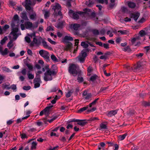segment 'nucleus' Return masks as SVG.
<instances>
[{
    "label": "nucleus",
    "mask_w": 150,
    "mask_h": 150,
    "mask_svg": "<svg viewBox=\"0 0 150 150\" xmlns=\"http://www.w3.org/2000/svg\"><path fill=\"white\" fill-rule=\"evenodd\" d=\"M76 120L77 121H76V122H77V124L82 127L86 125L87 123L86 122L85 120H84L76 119Z\"/></svg>",
    "instance_id": "nucleus-14"
},
{
    "label": "nucleus",
    "mask_w": 150,
    "mask_h": 150,
    "mask_svg": "<svg viewBox=\"0 0 150 150\" xmlns=\"http://www.w3.org/2000/svg\"><path fill=\"white\" fill-rule=\"evenodd\" d=\"M9 28L8 25L6 24L3 28V31H6V30Z\"/></svg>",
    "instance_id": "nucleus-50"
},
{
    "label": "nucleus",
    "mask_w": 150,
    "mask_h": 150,
    "mask_svg": "<svg viewBox=\"0 0 150 150\" xmlns=\"http://www.w3.org/2000/svg\"><path fill=\"white\" fill-rule=\"evenodd\" d=\"M58 89V87L57 86H55L53 87L50 90V92H56Z\"/></svg>",
    "instance_id": "nucleus-41"
},
{
    "label": "nucleus",
    "mask_w": 150,
    "mask_h": 150,
    "mask_svg": "<svg viewBox=\"0 0 150 150\" xmlns=\"http://www.w3.org/2000/svg\"><path fill=\"white\" fill-rule=\"evenodd\" d=\"M94 3L93 0H89L87 2H86V4L89 7L91 6Z\"/></svg>",
    "instance_id": "nucleus-30"
},
{
    "label": "nucleus",
    "mask_w": 150,
    "mask_h": 150,
    "mask_svg": "<svg viewBox=\"0 0 150 150\" xmlns=\"http://www.w3.org/2000/svg\"><path fill=\"white\" fill-rule=\"evenodd\" d=\"M128 6L130 8H134L136 6V4L134 2H129L128 3Z\"/></svg>",
    "instance_id": "nucleus-24"
},
{
    "label": "nucleus",
    "mask_w": 150,
    "mask_h": 150,
    "mask_svg": "<svg viewBox=\"0 0 150 150\" xmlns=\"http://www.w3.org/2000/svg\"><path fill=\"white\" fill-rule=\"evenodd\" d=\"M57 72L58 70L56 67L52 70H47L44 73V80L46 81L52 80L53 79L52 76L56 75Z\"/></svg>",
    "instance_id": "nucleus-1"
},
{
    "label": "nucleus",
    "mask_w": 150,
    "mask_h": 150,
    "mask_svg": "<svg viewBox=\"0 0 150 150\" xmlns=\"http://www.w3.org/2000/svg\"><path fill=\"white\" fill-rule=\"evenodd\" d=\"M144 50L146 54L149 52H150V46H147L144 47Z\"/></svg>",
    "instance_id": "nucleus-38"
},
{
    "label": "nucleus",
    "mask_w": 150,
    "mask_h": 150,
    "mask_svg": "<svg viewBox=\"0 0 150 150\" xmlns=\"http://www.w3.org/2000/svg\"><path fill=\"white\" fill-rule=\"evenodd\" d=\"M31 87L30 86H24L23 87L24 90L28 91L30 89Z\"/></svg>",
    "instance_id": "nucleus-52"
},
{
    "label": "nucleus",
    "mask_w": 150,
    "mask_h": 150,
    "mask_svg": "<svg viewBox=\"0 0 150 150\" xmlns=\"http://www.w3.org/2000/svg\"><path fill=\"white\" fill-rule=\"evenodd\" d=\"M78 74V77L77 78L78 82L79 83H82L83 81V79L81 76V71H79Z\"/></svg>",
    "instance_id": "nucleus-15"
},
{
    "label": "nucleus",
    "mask_w": 150,
    "mask_h": 150,
    "mask_svg": "<svg viewBox=\"0 0 150 150\" xmlns=\"http://www.w3.org/2000/svg\"><path fill=\"white\" fill-rule=\"evenodd\" d=\"M93 70L92 67L89 66L87 68V71L88 73H91Z\"/></svg>",
    "instance_id": "nucleus-55"
},
{
    "label": "nucleus",
    "mask_w": 150,
    "mask_h": 150,
    "mask_svg": "<svg viewBox=\"0 0 150 150\" xmlns=\"http://www.w3.org/2000/svg\"><path fill=\"white\" fill-rule=\"evenodd\" d=\"M127 135V133H125L123 135H119L118 136L119 139L121 141L124 140L125 138Z\"/></svg>",
    "instance_id": "nucleus-28"
},
{
    "label": "nucleus",
    "mask_w": 150,
    "mask_h": 150,
    "mask_svg": "<svg viewBox=\"0 0 150 150\" xmlns=\"http://www.w3.org/2000/svg\"><path fill=\"white\" fill-rule=\"evenodd\" d=\"M44 17L45 19H47L50 16V13L49 11H46L44 13Z\"/></svg>",
    "instance_id": "nucleus-34"
},
{
    "label": "nucleus",
    "mask_w": 150,
    "mask_h": 150,
    "mask_svg": "<svg viewBox=\"0 0 150 150\" xmlns=\"http://www.w3.org/2000/svg\"><path fill=\"white\" fill-rule=\"evenodd\" d=\"M31 2L30 0H26L25 5H31Z\"/></svg>",
    "instance_id": "nucleus-64"
},
{
    "label": "nucleus",
    "mask_w": 150,
    "mask_h": 150,
    "mask_svg": "<svg viewBox=\"0 0 150 150\" xmlns=\"http://www.w3.org/2000/svg\"><path fill=\"white\" fill-rule=\"evenodd\" d=\"M100 127L101 129H107V127L106 125L103 123H101L100 125Z\"/></svg>",
    "instance_id": "nucleus-39"
},
{
    "label": "nucleus",
    "mask_w": 150,
    "mask_h": 150,
    "mask_svg": "<svg viewBox=\"0 0 150 150\" xmlns=\"http://www.w3.org/2000/svg\"><path fill=\"white\" fill-rule=\"evenodd\" d=\"M73 92V91L72 90H71L69 91L66 95V97L67 98L70 97Z\"/></svg>",
    "instance_id": "nucleus-40"
},
{
    "label": "nucleus",
    "mask_w": 150,
    "mask_h": 150,
    "mask_svg": "<svg viewBox=\"0 0 150 150\" xmlns=\"http://www.w3.org/2000/svg\"><path fill=\"white\" fill-rule=\"evenodd\" d=\"M88 107V106L87 105L86 106L83 107L79 109L78 111V112L80 113L83 111L86 110Z\"/></svg>",
    "instance_id": "nucleus-26"
},
{
    "label": "nucleus",
    "mask_w": 150,
    "mask_h": 150,
    "mask_svg": "<svg viewBox=\"0 0 150 150\" xmlns=\"http://www.w3.org/2000/svg\"><path fill=\"white\" fill-rule=\"evenodd\" d=\"M52 107V105L47 106L43 110L44 112V114L46 115L47 117L49 116L50 114V110Z\"/></svg>",
    "instance_id": "nucleus-13"
},
{
    "label": "nucleus",
    "mask_w": 150,
    "mask_h": 150,
    "mask_svg": "<svg viewBox=\"0 0 150 150\" xmlns=\"http://www.w3.org/2000/svg\"><path fill=\"white\" fill-rule=\"evenodd\" d=\"M21 16L22 18L25 21H28L29 20V19L28 18L26 13L25 12L22 13L21 14Z\"/></svg>",
    "instance_id": "nucleus-21"
},
{
    "label": "nucleus",
    "mask_w": 150,
    "mask_h": 150,
    "mask_svg": "<svg viewBox=\"0 0 150 150\" xmlns=\"http://www.w3.org/2000/svg\"><path fill=\"white\" fill-rule=\"evenodd\" d=\"M122 50L125 52H126L127 51H130L131 49L129 46H127L123 48Z\"/></svg>",
    "instance_id": "nucleus-49"
},
{
    "label": "nucleus",
    "mask_w": 150,
    "mask_h": 150,
    "mask_svg": "<svg viewBox=\"0 0 150 150\" xmlns=\"http://www.w3.org/2000/svg\"><path fill=\"white\" fill-rule=\"evenodd\" d=\"M51 58L52 60L54 62H58V60L54 54H52L51 55Z\"/></svg>",
    "instance_id": "nucleus-32"
},
{
    "label": "nucleus",
    "mask_w": 150,
    "mask_h": 150,
    "mask_svg": "<svg viewBox=\"0 0 150 150\" xmlns=\"http://www.w3.org/2000/svg\"><path fill=\"white\" fill-rule=\"evenodd\" d=\"M52 9L54 11L55 14H57V16H62V14L61 12V7L59 3H55V5L53 7Z\"/></svg>",
    "instance_id": "nucleus-3"
},
{
    "label": "nucleus",
    "mask_w": 150,
    "mask_h": 150,
    "mask_svg": "<svg viewBox=\"0 0 150 150\" xmlns=\"http://www.w3.org/2000/svg\"><path fill=\"white\" fill-rule=\"evenodd\" d=\"M92 96V94L90 93H88L87 95L84 97L86 100H88L91 98Z\"/></svg>",
    "instance_id": "nucleus-42"
},
{
    "label": "nucleus",
    "mask_w": 150,
    "mask_h": 150,
    "mask_svg": "<svg viewBox=\"0 0 150 150\" xmlns=\"http://www.w3.org/2000/svg\"><path fill=\"white\" fill-rule=\"evenodd\" d=\"M79 68V67L75 64H70L68 68V72L70 74H72L74 76H75L78 74V70Z\"/></svg>",
    "instance_id": "nucleus-2"
},
{
    "label": "nucleus",
    "mask_w": 150,
    "mask_h": 150,
    "mask_svg": "<svg viewBox=\"0 0 150 150\" xmlns=\"http://www.w3.org/2000/svg\"><path fill=\"white\" fill-rule=\"evenodd\" d=\"M141 68V62L140 61L137 62V64L133 66V68L134 71H137L140 70Z\"/></svg>",
    "instance_id": "nucleus-11"
},
{
    "label": "nucleus",
    "mask_w": 150,
    "mask_h": 150,
    "mask_svg": "<svg viewBox=\"0 0 150 150\" xmlns=\"http://www.w3.org/2000/svg\"><path fill=\"white\" fill-rule=\"evenodd\" d=\"M117 111V110L110 111L108 112L107 115L108 117H111L116 114Z\"/></svg>",
    "instance_id": "nucleus-17"
},
{
    "label": "nucleus",
    "mask_w": 150,
    "mask_h": 150,
    "mask_svg": "<svg viewBox=\"0 0 150 150\" xmlns=\"http://www.w3.org/2000/svg\"><path fill=\"white\" fill-rule=\"evenodd\" d=\"M81 25L77 23L71 24L70 25V28L71 29L77 30L80 27Z\"/></svg>",
    "instance_id": "nucleus-10"
},
{
    "label": "nucleus",
    "mask_w": 150,
    "mask_h": 150,
    "mask_svg": "<svg viewBox=\"0 0 150 150\" xmlns=\"http://www.w3.org/2000/svg\"><path fill=\"white\" fill-rule=\"evenodd\" d=\"M26 66L28 67L29 70L30 71H32L33 70V66L30 64L27 63L26 64Z\"/></svg>",
    "instance_id": "nucleus-43"
},
{
    "label": "nucleus",
    "mask_w": 150,
    "mask_h": 150,
    "mask_svg": "<svg viewBox=\"0 0 150 150\" xmlns=\"http://www.w3.org/2000/svg\"><path fill=\"white\" fill-rule=\"evenodd\" d=\"M39 54L42 57L46 59L47 61H50V54L48 52L42 50L39 51Z\"/></svg>",
    "instance_id": "nucleus-5"
},
{
    "label": "nucleus",
    "mask_w": 150,
    "mask_h": 150,
    "mask_svg": "<svg viewBox=\"0 0 150 150\" xmlns=\"http://www.w3.org/2000/svg\"><path fill=\"white\" fill-rule=\"evenodd\" d=\"M24 25L27 29L32 28L33 26L32 23L30 21L25 22L24 23Z\"/></svg>",
    "instance_id": "nucleus-19"
},
{
    "label": "nucleus",
    "mask_w": 150,
    "mask_h": 150,
    "mask_svg": "<svg viewBox=\"0 0 150 150\" xmlns=\"http://www.w3.org/2000/svg\"><path fill=\"white\" fill-rule=\"evenodd\" d=\"M18 19L19 17L17 14L15 15L13 17V19L14 21H17L18 20Z\"/></svg>",
    "instance_id": "nucleus-63"
},
{
    "label": "nucleus",
    "mask_w": 150,
    "mask_h": 150,
    "mask_svg": "<svg viewBox=\"0 0 150 150\" xmlns=\"http://www.w3.org/2000/svg\"><path fill=\"white\" fill-rule=\"evenodd\" d=\"M63 41L65 43L70 42H69V41H73V39L71 37L68 36L67 35L65 36L63 38Z\"/></svg>",
    "instance_id": "nucleus-16"
},
{
    "label": "nucleus",
    "mask_w": 150,
    "mask_h": 150,
    "mask_svg": "<svg viewBox=\"0 0 150 150\" xmlns=\"http://www.w3.org/2000/svg\"><path fill=\"white\" fill-rule=\"evenodd\" d=\"M139 13H132L131 15V17L133 18L134 20L135 21H137L139 17Z\"/></svg>",
    "instance_id": "nucleus-22"
},
{
    "label": "nucleus",
    "mask_w": 150,
    "mask_h": 150,
    "mask_svg": "<svg viewBox=\"0 0 150 150\" xmlns=\"http://www.w3.org/2000/svg\"><path fill=\"white\" fill-rule=\"evenodd\" d=\"M40 76V75L36 74V77L33 80L34 83L36 82L41 83Z\"/></svg>",
    "instance_id": "nucleus-20"
},
{
    "label": "nucleus",
    "mask_w": 150,
    "mask_h": 150,
    "mask_svg": "<svg viewBox=\"0 0 150 150\" xmlns=\"http://www.w3.org/2000/svg\"><path fill=\"white\" fill-rule=\"evenodd\" d=\"M12 31L10 33L9 35H11L12 33H16L18 30V29L17 27L13 28L12 30Z\"/></svg>",
    "instance_id": "nucleus-37"
},
{
    "label": "nucleus",
    "mask_w": 150,
    "mask_h": 150,
    "mask_svg": "<svg viewBox=\"0 0 150 150\" xmlns=\"http://www.w3.org/2000/svg\"><path fill=\"white\" fill-rule=\"evenodd\" d=\"M96 120H98V117H91L88 120V121H92Z\"/></svg>",
    "instance_id": "nucleus-60"
},
{
    "label": "nucleus",
    "mask_w": 150,
    "mask_h": 150,
    "mask_svg": "<svg viewBox=\"0 0 150 150\" xmlns=\"http://www.w3.org/2000/svg\"><path fill=\"white\" fill-rule=\"evenodd\" d=\"M40 42L35 37H34L33 38V41H32L30 43V46L31 47H33L34 45V44L38 45H40Z\"/></svg>",
    "instance_id": "nucleus-12"
},
{
    "label": "nucleus",
    "mask_w": 150,
    "mask_h": 150,
    "mask_svg": "<svg viewBox=\"0 0 150 150\" xmlns=\"http://www.w3.org/2000/svg\"><path fill=\"white\" fill-rule=\"evenodd\" d=\"M11 35L13 36V39L14 40H16L18 36V34L16 33H12Z\"/></svg>",
    "instance_id": "nucleus-57"
},
{
    "label": "nucleus",
    "mask_w": 150,
    "mask_h": 150,
    "mask_svg": "<svg viewBox=\"0 0 150 150\" xmlns=\"http://www.w3.org/2000/svg\"><path fill=\"white\" fill-rule=\"evenodd\" d=\"M91 32L95 35H99L100 33L99 31L97 29H93L92 30Z\"/></svg>",
    "instance_id": "nucleus-27"
},
{
    "label": "nucleus",
    "mask_w": 150,
    "mask_h": 150,
    "mask_svg": "<svg viewBox=\"0 0 150 150\" xmlns=\"http://www.w3.org/2000/svg\"><path fill=\"white\" fill-rule=\"evenodd\" d=\"M87 56V53L81 52L77 58L80 62L81 63H83L85 62L86 57Z\"/></svg>",
    "instance_id": "nucleus-6"
},
{
    "label": "nucleus",
    "mask_w": 150,
    "mask_h": 150,
    "mask_svg": "<svg viewBox=\"0 0 150 150\" xmlns=\"http://www.w3.org/2000/svg\"><path fill=\"white\" fill-rule=\"evenodd\" d=\"M98 76L97 75L95 74L93 75L92 76L90 79V81H91L92 82H93L96 80L97 79Z\"/></svg>",
    "instance_id": "nucleus-25"
},
{
    "label": "nucleus",
    "mask_w": 150,
    "mask_h": 150,
    "mask_svg": "<svg viewBox=\"0 0 150 150\" xmlns=\"http://www.w3.org/2000/svg\"><path fill=\"white\" fill-rule=\"evenodd\" d=\"M25 39L26 42L28 43H29L31 42L30 38L28 36H26L25 37Z\"/></svg>",
    "instance_id": "nucleus-61"
},
{
    "label": "nucleus",
    "mask_w": 150,
    "mask_h": 150,
    "mask_svg": "<svg viewBox=\"0 0 150 150\" xmlns=\"http://www.w3.org/2000/svg\"><path fill=\"white\" fill-rule=\"evenodd\" d=\"M96 1L98 3L101 4H103L105 2L107 4L108 3V0H96Z\"/></svg>",
    "instance_id": "nucleus-33"
},
{
    "label": "nucleus",
    "mask_w": 150,
    "mask_h": 150,
    "mask_svg": "<svg viewBox=\"0 0 150 150\" xmlns=\"http://www.w3.org/2000/svg\"><path fill=\"white\" fill-rule=\"evenodd\" d=\"M81 45L84 48H87L88 46V45L85 42H82L81 43Z\"/></svg>",
    "instance_id": "nucleus-36"
},
{
    "label": "nucleus",
    "mask_w": 150,
    "mask_h": 150,
    "mask_svg": "<svg viewBox=\"0 0 150 150\" xmlns=\"http://www.w3.org/2000/svg\"><path fill=\"white\" fill-rule=\"evenodd\" d=\"M31 5H25V8L26 10L28 11H30V12H31V10L33 9V8H32L30 6Z\"/></svg>",
    "instance_id": "nucleus-45"
},
{
    "label": "nucleus",
    "mask_w": 150,
    "mask_h": 150,
    "mask_svg": "<svg viewBox=\"0 0 150 150\" xmlns=\"http://www.w3.org/2000/svg\"><path fill=\"white\" fill-rule=\"evenodd\" d=\"M63 25V21L59 22L57 23V26L56 27L58 28H62Z\"/></svg>",
    "instance_id": "nucleus-29"
},
{
    "label": "nucleus",
    "mask_w": 150,
    "mask_h": 150,
    "mask_svg": "<svg viewBox=\"0 0 150 150\" xmlns=\"http://www.w3.org/2000/svg\"><path fill=\"white\" fill-rule=\"evenodd\" d=\"M34 83V87L35 88H36L39 87L40 86V83L36 82Z\"/></svg>",
    "instance_id": "nucleus-56"
},
{
    "label": "nucleus",
    "mask_w": 150,
    "mask_h": 150,
    "mask_svg": "<svg viewBox=\"0 0 150 150\" xmlns=\"http://www.w3.org/2000/svg\"><path fill=\"white\" fill-rule=\"evenodd\" d=\"M29 18L30 19L35 21L37 18V14L33 9L31 10V12L29 13Z\"/></svg>",
    "instance_id": "nucleus-8"
},
{
    "label": "nucleus",
    "mask_w": 150,
    "mask_h": 150,
    "mask_svg": "<svg viewBox=\"0 0 150 150\" xmlns=\"http://www.w3.org/2000/svg\"><path fill=\"white\" fill-rule=\"evenodd\" d=\"M13 40H11L7 44V46L9 49H11L13 46Z\"/></svg>",
    "instance_id": "nucleus-31"
},
{
    "label": "nucleus",
    "mask_w": 150,
    "mask_h": 150,
    "mask_svg": "<svg viewBox=\"0 0 150 150\" xmlns=\"http://www.w3.org/2000/svg\"><path fill=\"white\" fill-rule=\"evenodd\" d=\"M84 11L85 12L79 11L78 12H74L72 14V18L74 19L78 20L79 18V15H83L84 13H86L87 12H90L91 10L89 9H85Z\"/></svg>",
    "instance_id": "nucleus-4"
},
{
    "label": "nucleus",
    "mask_w": 150,
    "mask_h": 150,
    "mask_svg": "<svg viewBox=\"0 0 150 150\" xmlns=\"http://www.w3.org/2000/svg\"><path fill=\"white\" fill-rule=\"evenodd\" d=\"M121 41L120 37H118L115 40L117 44H119L120 42Z\"/></svg>",
    "instance_id": "nucleus-62"
},
{
    "label": "nucleus",
    "mask_w": 150,
    "mask_h": 150,
    "mask_svg": "<svg viewBox=\"0 0 150 150\" xmlns=\"http://www.w3.org/2000/svg\"><path fill=\"white\" fill-rule=\"evenodd\" d=\"M37 145V143L36 142H33L31 143V146L30 148L31 150H33L36 149V146Z\"/></svg>",
    "instance_id": "nucleus-23"
},
{
    "label": "nucleus",
    "mask_w": 150,
    "mask_h": 150,
    "mask_svg": "<svg viewBox=\"0 0 150 150\" xmlns=\"http://www.w3.org/2000/svg\"><path fill=\"white\" fill-rule=\"evenodd\" d=\"M47 40L49 42L52 44L55 45L56 43V42H55L52 40L50 38H48Z\"/></svg>",
    "instance_id": "nucleus-59"
},
{
    "label": "nucleus",
    "mask_w": 150,
    "mask_h": 150,
    "mask_svg": "<svg viewBox=\"0 0 150 150\" xmlns=\"http://www.w3.org/2000/svg\"><path fill=\"white\" fill-rule=\"evenodd\" d=\"M42 44L43 47L45 48H47L48 47V45L47 44L46 42L44 40H43L42 41Z\"/></svg>",
    "instance_id": "nucleus-51"
},
{
    "label": "nucleus",
    "mask_w": 150,
    "mask_h": 150,
    "mask_svg": "<svg viewBox=\"0 0 150 150\" xmlns=\"http://www.w3.org/2000/svg\"><path fill=\"white\" fill-rule=\"evenodd\" d=\"M106 143L108 145V147L112 146L114 145L115 148L114 150H118V145L117 144H115L113 142L106 141Z\"/></svg>",
    "instance_id": "nucleus-9"
},
{
    "label": "nucleus",
    "mask_w": 150,
    "mask_h": 150,
    "mask_svg": "<svg viewBox=\"0 0 150 150\" xmlns=\"http://www.w3.org/2000/svg\"><path fill=\"white\" fill-rule=\"evenodd\" d=\"M10 85H7L6 84H3V89L6 88L7 89H9L11 88V87H9Z\"/></svg>",
    "instance_id": "nucleus-47"
},
{
    "label": "nucleus",
    "mask_w": 150,
    "mask_h": 150,
    "mask_svg": "<svg viewBox=\"0 0 150 150\" xmlns=\"http://www.w3.org/2000/svg\"><path fill=\"white\" fill-rule=\"evenodd\" d=\"M142 105L144 106H150V103L146 101H143L142 103Z\"/></svg>",
    "instance_id": "nucleus-48"
},
{
    "label": "nucleus",
    "mask_w": 150,
    "mask_h": 150,
    "mask_svg": "<svg viewBox=\"0 0 150 150\" xmlns=\"http://www.w3.org/2000/svg\"><path fill=\"white\" fill-rule=\"evenodd\" d=\"M7 40L8 38L7 37H4V38L1 40L0 44L2 45H3L5 43L6 41Z\"/></svg>",
    "instance_id": "nucleus-35"
},
{
    "label": "nucleus",
    "mask_w": 150,
    "mask_h": 150,
    "mask_svg": "<svg viewBox=\"0 0 150 150\" xmlns=\"http://www.w3.org/2000/svg\"><path fill=\"white\" fill-rule=\"evenodd\" d=\"M141 36V31H140L138 35H137L135 37H133L131 38V41L132 43V45H134V43L140 39Z\"/></svg>",
    "instance_id": "nucleus-7"
},
{
    "label": "nucleus",
    "mask_w": 150,
    "mask_h": 150,
    "mask_svg": "<svg viewBox=\"0 0 150 150\" xmlns=\"http://www.w3.org/2000/svg\"><path fill=\"white\" fill-rule=\"evenodd\" d=\"M59 146H57L53 148L52 147H50L48 149H47V150H57L58 149Z\"/></svg>",
    "instance_id": "nucleus-46"
},
{
    "label": "nucleus",
    "mask_w": 150,
    "mask_h": 150,
    "mask_svg": "<svg viewBox=\"0 0 150 150\" xmlns=\"http://www.w3.org/2000/svg\"><path fill=\"white\" fill-rule=\"evenodd\" d=\"M59 139L60 141L63 142H65L66 141V138L64 137H60Z\"/></svg>",
    "instance_id": "nucleus-53"
},
{
    "label": "nucleus",
    "mask_w": 150,
    "mask_h": 150,
    "mask_svg": "<svg viewBox=\"0 0 150 150\" xmlns=\"http://www.w3.org/2000/svg\"><path fill=\"white\" fill-rule=\"evenodd\" d=\"M66 46L64 47V50L68 51L70 50L72 47L73 44L71 42L67 43Z\"/></svg>",
    "instance_id": "nucleus-18"
},
{
    "label": "nucleus",
    "mask_w": 150,
    "mask_h": 150,
    "mask_svg": "<svg viewBox=\"0 0 150 150\" xmlns=\"http://www.w3.org/2000/svg\"><path fill=\"white\" fill-rule=\"evenodd\" d=\"M54 30L53 28L51 26L48 27L46 29L47 31H53Z\"/></svg>",
    "instance_id": "nucleus-58"
},
{
    "label": "nucleus",
    "mask_w": 150,
    "mask_h": 150,
    "mask_svg": "<svg viewBox=\"0 0 150 150\" xmlns=\"http://www.w3.org/2000/svg\"><path fill=\"white\" fill-rule=\"evenodd\" d=\"M8 49L6 48L4 49V51H2L1 54L2 55H5L8 54Z\"/></svg>",
    "instance_id": "nucleus-44"
},
{
    "label": "nucleus",
    "mask_w": 150,
    "mask_h": 150,
    "mask_svg": "<svg viewBox=\"0 0 150 150\" xmlns=\"http://www.w3.org/2000/svg\"><path fill=\"white\" fill-rule=\"evenodd\" d=\"M28 78L29 79H33L34 78V75L32 74L28 73Z\"/></svg>",
    "instance_id": "nucleus-54"
}]
</instances>
